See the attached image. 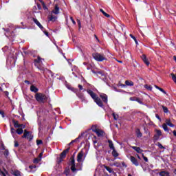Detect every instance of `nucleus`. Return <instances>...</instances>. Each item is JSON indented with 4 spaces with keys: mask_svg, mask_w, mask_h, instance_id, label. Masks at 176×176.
<instances>
[{
    "mask_svg": "<svg viewBox=\"0 0 176 176\" xmlns=\"http://www.w3.org/2000/svg\"><path fill=\"white\" fill-rule=\"evenodd\" d=\"M69 165L72 166L70 168L72 173L82 170V164H80V163H78L76 165H75V153L70 157Z\"/></svg>",
    "mask_w": 176,
    "mask_h": 176,
    "instance_id": "nucleus-1",
    "label": "nucleus"
},
{
    "mask_svg": "<svg viewBox=\"0 0 176 176\" xmlns=\"http://www.w3.org/2000/svg\"><path fill=\"white\" fill-rule=\"evenodd\" d=\"M87 93L91 96V98L94 100L96 104L98 105L100 108H104V103L101 100V98L98 97L97 94L94 93V91H91V89H87Z\"/></svg>",
    "mask_w": 176,
    "mask_h": 176,
    "instance_id": "nucleus-2",
    "label": "nucleus"
},
{
    "mask_svg": "<svg viewBox=\"0 0 176 176\" xmlns=\"http://www.w3.org/2000/svg\"><path fill=\"white\" fill-rule=\"evenodd\" d=\"M34 98L36 101H37L38 102H41L42 104H45V102H47L48 100L46 94L43 93H36Z\"/></svg>",
    "mask_w": 176,
    "mask_h": 176,
    "instance_id": "nucleus-3",
    "label": "nucleus"
},
{
    "mask_svg": "<svg viewBox=\"0 0 176 176\" xmlns=\"http://www.w3.org/2000/svg\"><path fill=\"white\" fill-rule=\"evenodd\" d=\"M92 57L96 61H99V63L104 61V60H107V58H105V56L104 54H101L98 52H95V53L92 54Z\"/></svg>",
    "mask_w": 176,
    "mask_h": 176,
    "instance_id": "nucleus-4",
    "label": "nucleus"
},
{
    "mask_svg": "<svg viewBox=\"0 0 176 176\" xmlns=\"http://www.w3.org/2000/svg\"><path fill=\"white\" fill-rule=\"evenodd\" d=\"M22 138H27V140L30 142L32 141L34 136L32 135V133L31 131H28L27 129H25Z\"/></svg>",
    "mask_w": 176,
    "mask_h": 176,
    "instance_id": "nucleus-5",
    "label": "nucleus"
},
{
    "mask_svg": "<svg viewBox=\"0 0 176 176\" xmlns=\"http://www.w3.org/2000/svg\"><path fill=\"white\" fill-rule=\"evenodd\" d=\"M71 149L70 147H68L67 149L64 150L60 155L59 160H58V164H60V163H61V162H63V159H65V157H67V153H68V152H69V150Z\"/></svg>",
    "mask_w": 176,
    "mask_h": 176,
    "instance_id": "nucleus-6",
    "label": "nucleus"
},
{
    "mask_svg": "<svg viewBox=\"0 0 176 176\" xmlns=\"http://www.w3.org/2000/svg\"><path fill=\"white\" fill-rule=\"evenodd\" d=\"M155 131L156 134L154 135L153 140H154V141H159V139L160 138V137L162 135V130L155 129Z\"/></svg>",
    "mask_w": 176,
    "mask_h": 176,
    "instance_id": "nucleus-7",
    "label": "nucleus"
},
{
    "mask_svg": "<svg viewBox=\"0 0 176 176\" xmlns=\"http://www.w3.org/2000/svg\"><path fill=\"white\" fill-rule=\"evenodd\" d=\"M130 160H131V163L134 166H135L136 167H138V166H140V163L138 162V160H137V158H135V157L131 156L130 157Z\"/></svg>",
    "mask_w": 176,
    "mask_h": 176,
    "instance_id": "nucleus-8",
    "label": "nucleus"
},
{
    "mask_svg": "<svg viewBox=\"0 0 176 176\" xmlns=\"http://www.w3.org/2000/svg\"><path fill=\"white\" fill-rule=\"evenodd\" d=\"M77 97H78L80 98V100H81L82 102H86V98L85 97V94H83V93L80 92V91H79L77 94H76Z\"/></svg>",
    "mask_w": 176,
    "mask_h": 176,
    "instance_id": "nucleus-9",
    "label": "nucleus"
},
{
    "mask_svg": "<svg viewBox=\"0 0 176 176\" xmlns=\"http://www.w3.org/2000/svg\"><path fill=\"white\" fill-rule=\"evenodd\" d=\"M32 20H33L34 23H35V24L37 25V27L39 28L40 30H41V31H43V30H45V28H43L42 24H41L39 21H38V19H36V18H32Z\"/></svg>",
    "mask_w": 176,
    "mask_h": 176,
    "instance_id": "nucleus-10",
    "label": "nucleus"
},
{
    "mask_svg": "<svg viewBox=\"0 0 176 176\" xmlns=\"http://www.w3.org/2000/svg\"><path fill=\"white\" fill-rule=\"evenodd\" d=\"M100 98L102 99V102L105 104H108V96L105 94H101L100 95Z\"/></svg>",
    "mask_w": 176,
    "mask_h": 176,
    "instance_id": "nucleus-11",
    "label": "nucleus"
},
{
    "mask_svg": "<svg viewBox=\"0 0 176 176\" xmlns=\"http://www.w3.org/2000/svg\"><path fill=\"white\" fill-rule=\"evenodd\" d=\"M82 159H83V151H81L78 153V155H77V162L78 163H80V162H82Z\"/></svg>",
    "mask_w": 176,
    "mask_h": 176,
    "instance_id": "nucleus-12",
    "label": "nucleus"
},
{
    "mask_svg": "<svg viewBox=\"0 0 176 176\" xmlns=\"http://www.w3.org/2000/svg\"><path fill=\"white\" fill-rule=\"evenodd\" d=\"M52 13H54V14H58V13H60V8L57 4L55 5Z\"/></svg>",
    "mask_w": 176,
    "mask_h": 176,
    "instance_id": "nucleus-13",
    "label": "nucleus"
},
{
    "mask_svg": "<svg viewBox=\"0 0 176 176\" xmlns=\"http://www.w3.org/2000/svg\"><path fill=\"white\" fill-rule=\"evenodd\" d=\"M3 30H4V31H6L7 32V34H6V36H8L11 35V36H14V35H13V34H14V31L10 32V29L8 28V29H5L3 28Z\"/></svg>",
    "mask_w": 176,
    "mask_h": 176,
    "instance_id": "nucleus-14",
    "label": "nucleus"
},
{
    "mask_svg": "<svg viewBox=\"0 0 176 176\" xmlns=\"http://www.w3.org/2000/svg\"><path fill=\"white\" fill-rule=\"evenodd\" d=\"M11 174L14 176H21V172L20 170L16 169L14 170L11 171Z\"/></svg>",
    "mask_w": 176,
    "mask_h": 176,
    "instance_id": "nucleus-15",
    "label": "nucleus"
},
{
    "mask_svg": "<svg viewBox=\"0 0 176 176\" xmlns=\"http://www.w3.org/2000/svg\"><path fill=\"white\" fill-rule=\"evenodd\" d=\"M30 91H32V93H38L39 91V89L38 87H35V85H31L30 86Z\"/></svg>",
    "mask_w": 176,
    "mask_h": 176,
    "instance_id": "nucleus-16",
    "label": "nucleus"
},
{
    "mask_svg": "<svg viewBox=\"0 0 176 176\" xmlns=\"http://www.w3.org/2000/svg\"><path fill=\"white\" fill-rule=\"evenodd\" d=\"M132 149H133L134 151H135V152H137V153H142V152H144V151H142V149H141V148L138 147V146H131Z\"/></svg>",
    "mask_w": 176,
    "mask_h": 176,
    "instance_id": "nucleus-17",
    "label": "nucleus"
},
{
    "mask_svg": "<svg viewBox=\"0 0 176 176\" xmlns=\"http://www.w3.org/2000/svg\"><path fill=\"white\" fill-rule=\"evenodd\" d=\"M96 133L97 134L98 137H104V135H105V132H104V131L102 130H98Z\"/></svg>",
    "mask_w": 176,
    "mask_h": 176,
    "instance_id": "nucleus-18",
    "label": "nucleus"
},
{
    "mask_svg": "<svg viewBox=\"0 0 176 176\" xmlns=\"http://www.w3.org/2000/svg\"><path fill=\"white\" fill-rule=\"evenodd\" d=\"M166 126H169V127H175V125L174 124L171 123V120L170 119H166Z\"/></svg>",
    "mask_w": 176,
    "mask_h": 176,
    "instance_id": "nucleus-19",
    "label": "nucleus"
},
{
    "mask_svg": "<svg viewBox=\"0 0 176 176\" xmlns=\"http://www.w3.org/2000/svg\"><path fill=\"white\" fill-rule=\"evenodd\" d=\"M67 89H69V90H72V91H73L76 94H78V92L79 91V90L78 89L74 88L71 86L67 87Z\"/></svg>",
    "mask_w": 176,
    "mask_h": 176,
    "instance_id": "nucleus-20",
    "label": "nucleus"
},
{
    "mask_svg": "<svg viewBox=\"0 0 176 176\" xmlns=\"http://www.w3.org/2000/svg\"><path fill=\"white\" fill-rule=\"evenodd\" d=\"M135 133L138 138H141V137H142V133H141L140 129H137Z\"/></svg>",
    "mask_w": 176,
    "mask_h": 176,
    "instance_id": "nucleus-21",
    "label": "nucleus"
},
{
    "mask_svg": "<svg viewBox=\"0 0 176 176\" xmlns=\"http://www.w3.org/2000/svg\"><path fill=\"white\" fill-rule=\"evenodd\" d=\"M100 12H101V13H102V14L104 15V16L107 17V19H109V17H111V15H109V14L105 12V11H104L103 9L100 8Z\"/></svg>",
    "mask_w": 176,
    "mask_h": 176,
    "instance_id": "nucleus-22",
    "label": "nucleus"
},
{
    "mask_svg": "<svg viewBox=\"0 0 176 176\" xmlns=\"http://www.w3.org/2000/svg\"><path fill=\"white\" fill-rule=\"evenodd\" d=\"M112 151V156H113V157H118V156H119V153H118V151H116V149L113 148Z\"/></svg>",
    "mask_w": 176,
    "mask_h": 176,
    "instance_id": "nucleus-23",
    "label": "nucleus"
},
{
    "mask_svg": "<svg viewBox=\"0 0 176 176\" xmlns=\"http://www.w3.org/2000/svg\"><path fill=\"white\" fill-rule=\"evenodd\" d=\"M12 123H13L14 127H15V129H19V121H17V120L13 119V120H12Z\"/></svg>",
    "mask_w": 176,
    "mask_h": 176,
    "instance_id": "nucleus-24",
    "label": "nucleus"
},
{
    "mask_svg": "<svg viewBox=\"0 0 176 176\" xmlns=\"http://www.w3.org/2000/svg\"><path fill=\"white\" fill-rule=\"evenodd\" d=\"M159 174L160 176H170V173L167 171H161Z\"/></svg>",
    "mask_w": 176,
    "mask_h": 176,
    "instance_id": "nucleus-25",
    "label": "nucleus"
},
{
    "mask_svg": "<svg viewBox=\"0 0 176 176\" xmlns=\"http://www.w3.org/2000/svg\"><path fill=\"white\" fill-rule=\"evenodd\" d=\"M16 133L19 134V135H21L23 133H24V130H23V128H18L16 131Z\"/></svg>",
    "mask_w": 176,
    "mask_h": 176,
    "instance_id": "nucleus-26",
    "label": "nucleus"
},
{
    "mask_svg": "<svg viewBox=\"0 0 176 176\" xmlns=\"http://www.w3.org/2000/svg\"><path fill=\"white\" fill-rule=\"evenodd\" d=\"M108 142H109V146L110 149H115V146H113V142H112V140H109Z\"/></svg>",
    "mask_w": 176,
    "mask_h": 176,
    "instance_id": "nucleus-27",
    "label": "nucleus"
},
{
    "mask_svg": "<svg viewBox=\"0 0 176 176\" xmlns=\"http://www.w3.org/2000/svg\"><path fill=\"white\" fill-rule=\"evenodd\" d=\"M104 168L109 173V174H112V173H113V170L109 166H104Z\"/></svg>",
    "mask_w": 176,
    "mask_h": 176,
    "instance_id": "nucleus-28",
    "label": "nucleus"
},
{
    "mask_svg": "<svg viewBox=\"0 0 176 176\" xmlns=\"http://www.w3.org/2000/svg\"><path fill=\"white\" fill-rule=\"evenodd\" d=\"M41 61H42V58H41V56H38L36 59H34V63L36 64H41Z\"/></svg>",
    "mask_w": 176,
    "mask_h": 176,
    "instance_id": "nucleus-29",
    "label": "nucleus"
},
{
    "mask_svg": "<svg viewBox=\"0 0 176 176\" xmlns=\"http://www.w3.org/2000/svg\"><path fill=\"white\" fill-rule=\"evenodd\" d=\"M125 85L126 86H134V82L133 81L126 80L125 81Z\"/></svg>",
    "mask_w": 176,
    "mask_h": 176,
    "instance_id": "nucleus-30",
    "label": "nucleus"
},
{
    "mask_svg": "<svg viewBox=\"0 0 176 176\" xmlns=\"http://www.w3.org/2000/svg\"><path fill=\"white\" fill-rule=\"evenodd\" d=\"M57 20V16H54L53 15H51L50 17L49 18V21H56Z\"/></svg>",
    "mask_w": 176,
    "mask_h": 176,
    "instance_id": "nucleus-31",
    "label": "nucleus"
},
{
    "mask_svg": "<svg viewBox=\"0 0 176 176\" xmlns=\"http://www.w3.org/2000/svg\"><path fill=\"white\" fill-rule=\"evenodd\" d=\"M100 129L97 128L96 125H92L91 130L94 133H96L97 131H98Z\"/></svg>",
    "mask_w": 176,
    "mask_h": 176,
    "instance_id": "nucleus-32",
    "label": "nucleus"
},
{
    "mask_svg": "<svg viewBox=\"0 0 176 176\" xmlns=\"http://www.w3.org/2000/svg\"><path fill=\"white\" fill-rule=\"evenodd\" d=\"M156 145H157V147L160 148V149H165L166 148L164 146H163V145L160 142H157L156 144Z\"/></svg>",
    "mask_w": 176,
    "mask_h": 176,
    "instance_id": "nucleus-33",
    "label": "nucleus"
},
{
    "mask_svg": "<svg viewBox=\"0 0 176 176\" xmlns=\"http://www.w3.org/2000/svg\"><path fill=\"white\" fill-rule=\"evenodd\" d=\"M144 87L145 89H146V90H148L149 91H152V86L148 85H145Z\"/></svg>",
    "mask_w": 176,
    "mask_h": 176,
    "instance_id": "nucleus-34",
    "label": "nucleus"
},
{
    "mask_svg": "<svg viewBox=\"0 0 176 176\" xmlns=\"http://www.w3.org/2000/svg\"><path fill=\"white\" fill-rule=\"evenodd\" d=\"M162 128L164 129V131H168V127L167 126V124L164 123L162 124Z\"/></svg>",
    "mask_w": 176,
    "mask_h": 176,
    "instance_id": "nucleus-35",
    "label": "nucleus"
},
{
    "mask_svg": "<svg viewBox=\"0 0 176 176\" xmlns=\"http://www.w3.org/2000/svg\"><path fill=\"white\" fill-rule=\"evenodd\" d=\"M131 38H132V39H133V41H135V43H136V45H138V41H137V38H135V36H134L133 34H130Z\"/></svg>",
    "mask_w": 176,
    "mask_h": 176,
    "instance_id": "nucleus-36",
    "label": "nucleus"
},
{
    "mask_svg": "<svg viewBox=\"0 0 176 176\" xmlns=\"http://www.w3.org/2000/svg\"><path fill=\"white\" fill-rule=\"evenodd\" d=\"M162 109L164 113H168V108H167V107L162 106Z\"/></svg>",
    "mask_w": 176,
    "mask_h": 176,
    "instance_id": "nucleus-37",
    "label": "nucleus"
},
{
    "mask_svg": "<svg viewBox=\"0 0 176 176\" xmlns=\"http://www.w3.org/2000/svg\"><path fill=\"white\" fill-rule=\"evenodd\" d=\"M69 173H71V170H69V168H66L64 171V174H65V175L68 176V175L69 174Z\"/></svg>",
    "mask_w": 176,
    "mask_h": 176,
    "instance_id": "nucleus-38",
    "label": "nucleus"
},
{
    "mask_svg": "<svg viewBox=\"0 0 176 176\" xmlns=\"http://www.w3.org/2000/svg\"><path fill=\"white\" fill-rule=\"evenodd\" d=\"M39 162H41V159H38V158H35L33 160V163H34V164H38V163H39Z\"/></svg>",
    "mask_w": 176,
    "mask_h": 176,
    "instance_id": "nucleus-39",
    "label": "nucleus"
},
{
    "mask_svg": "<svg viewBox=\"0 0 176 176\" xmlns=\"http://www.w3.org/2000/svg\"><path fill=\"white\" fill-rule=\"evenodd\" d=\"M171 76H172L173 80L175 82V83H176V75L174 74V73H172Z\"/></svg>",
    "mask_w": 176,
    "mask_h": 176,
    "instance_id": "nucleus-40",
    "label": "nucleus"
},
{
    "mask_svg": "<svg viewBox=\"0 0 176 176\" xmlns=\"http://www.w3.org/2000/svg\"><path fill=\"white\" fill-rule=\"evenodd\" d=\"M4 156H5V157H8V156H9V150H8V149L5 150Z\"/></svg>",
    "mask_w": 176,
    "mask_h": 176,
    "instance_id": "nucleus-41",
    "label": "nucleus"
},
{
    "mask_svg": "<svg viewBox=\"0 0 176 176\" xmlns=\"http://www.w3.org/2000/svg\"><path fill=\"white\" fill-rule=\"evenodd\" d=\"M144 131L145 134H148V135H151V133H149V130H148V129L144 127Z\"/></svg>",
    "mask_w": 176,
    "mask_h": 176,
    "instance_id": "nucleus-42",
    "label": "nucleus"
},
{
    "mask_svg": "<svg viewBox=\"0 0 176 176\" xmlns=\"http://www.w3.org/2000/svg\"><path fill=\"white\" fill-rule=\"evenodd\" d=\"M79 138H80V137L79 136L78 138H76L74 140H72L69 145H72V144H74V142H76L78 141V140H79Z\"/></svg>",
    "mask_w": 176,
    "mask_h": 176,
    "instance_id": "nucleus-43",
    "label": "nucleus"
},
{
    "mask_svg": "<svg viewBox=\"0 0 176 176\" xmlns=\"http://www.w3.org/2000/svg\"><path fill=\"white\" fill-rule=\"evenodd\" d=\"M143 62L144 63V64H146V65H147V67L149 65V60H148V58L145 59L144 60H143Z\"/></svg>",
    "mask_w": 176,
    "mask_h": 176,
    "instance_id": "nucleus-44",
    "label": "nucleus"
},
{
    "mask_svg": "<svg viewBox=\"0 0 176 176\" xmlns=\"http://www.w3.org/2000/svg\"><path fill=\"white\" fill-rule=\"evenodd\" d=\"M41 144H43V142L41 140H36V144L37 145H41Z\"/></svg>",
    "mask_w": 176,
    "mask_h": 176,
    "instance_id": "nucleus-45",
    "label": "nucleus"
},
{
    "mask_svg": "<svg viewBox=\"0 0 176 176\" xmlns=\"http://www.w3.org/2000/svg\"><path fill=\"white\" fill-rule=\"evenodd\" d=\"M141 58H142V61H144L145 60H146V55H145V54H142V56H141Z\"/></svg>",
    "mask_w": 176,
    "mask_h": 176,
    "instance_id": "nucleus-46",
    "label": "nucleus"
},
{
    "mask_svg": "<svg viewBox=\"0 0 176 176\" xmlns=\"http://www.w3.org/2000/svg\"><path fill=\"white\" fill-rule=\"evenodd\" d=\"M19 126H18V129H25V125L23 124H19Z\"/></svg>",
    "mask_w": 176,
    "mask_h": 176,
    "instance_id": "nucleus-47",
    "label": "nucleus"
},
{
    "mask_svg": "<svg viewBox=\"0 0 176 176\" xmlns=\"http://www.w3.org/2000/svg\"><path fill=\"white\" fill-rule=\"evenodd\" d=\"M142 156L144 160V162H146L147 163L148 162V157H145V155H144V153L142 154Z\"/></svg>",
    "mask_w": 176,
    "mask_h": 176,
    "instance_id": "nucleus-48",
    "label": "nucleus"
},
{
    "mask_svg": "<svg viewBox=\"0 0 176 176\" xmlns=\"http://www.w3.org/2000/svg\"><path fill=\"white\" fill-rule=\"evenodd\" d=\"M41 3H42V5H43V8L45 10H46V9H47V7L46 6V4L45 3V2L43 1Z\"/></svg>",
    "mask_w": 176,
    "mask_h": 176,
    "instance_id": "nucleus-49",
    "label": "nucleus"
},
{
    "mask_svg": "<svg viewBox=\"0 0 176 176\" xmlns=\"http://www.w3.org/2000/svg\"><path fill=\"white\" fill-rule=\"evenodd\" d=\"M29 168L33 170V168H36V165H30L29 166Z\"/></svg>",
    "mask_w": 176,
    "mask_h": 176,
    "instance_id": "nucleus-50",
    "label": "nucleus"
},
{
    "mask_svg": "<svg viewBox=\"0 0 176 176\" xmlns=\"http://www.w3.org/2000/svg\"><path fill=\"white\" fill-rule=\"evenodd\" d=\"M10 131H11V134H14L16 130L14 129V128L11 127L10 129Z\"/></svg>",
    "mask_w": 176,
    "mask_h": 176,
    "instance_id": "nucleus-51",
    "label": "nucleus"
},
{
    "mask_svg": "<svg viewBox=\"0 0 176 176\" xmlns=\"http://www.w3.org/2000/svg\"><path fill=\"white\" fill-rule=\"evenodd\" d=\"M159 90L160 91H162V93H163L164 94H167V92H166V91H164V89H163L162 88H160Z\"/></svg>",
    "mask_w": 176,
    "mask_h": 176,
    "instance_id": "nucleus-52",
    "label": "nucleus"
},
{
    "mask_svg": "<svg viewBox=\"0 0 176 176\" xmlns=\"http://www.w3.org/2000/svg\"><path fill=\"white\" fill-rule=\"evenodd\" d=\"M42 31L44 32V34H45V35H46V36H48V37H49V32H47L46 30H45V28H44V30H42Z\"/></svg>",
    "mask_w": 176,
    "mask_h": 176,
    "instance_id": "nucleus-53",
    "label": "nucleus"
},
{
    "mask_svg": "<svg viewBox=\"0 0 176 176\" xmlns=\"http://www.w3.org/2000/svg\"><path fill=\"white\" fill-rule=\"evenodd\" d=\"M0 115H1L2 118H5V112L3 111L0 110Z\"/></svg>",
    "mask_w": 176,
    "mask_h": 176,
    "instance_id": "nucleus-54",
    "label": "nucleus"
},
{
    "mask_svg": "<svg viewBox=\"0 0 176 176\" xmlns=\"http://www.w3.org/2000/svg\"><path fill=\"white\" fill-rule=\"evenodd\" d=\"M112 116H113L114 120H118V118H116V114H115V113H112Z\"/></svg>",
    "mask_w": 176,
    "mask_h": 176,
    "instance_id": "nucleus-55",
    "label": "nucleus"
},
{
    "mask_svg": "<svg viewBox=\"0 0 176 176\" xmlns=\"http://www.w3.org/2000/svg\"><path fill=\"white\" fill-rule=\"evenodd\" d=\"M78 89L80 91H82V90H83V86H82L81 85H78Z\"/></svg>",
    "mask_w": 176,
    "mask_h": 176,
    "instance_id": "nucleus-56",
    "label": "nucleus"
},
{
    "mask_svg": "<svg viewBox=\"0 0 176 176\" xmlns=\"http://www.w3.org/2000/svg\"><path fill=\"white\" fill-rule=\"evenodd\" d=\"M0 174H1V175L6 176V174H5V173L3 171H2L1 169H0Z\"/></svg>",
    "mask_w": 176,
    "mask_h": 176,
    "instance_id": "nucleus-57",
    "label": "nucleus"
},
{
    "mask_svg": "<svg viewBox=\"0 0 176 176\" xmlns=\"http://www.w3.org/2000/svg\"><path fill=\"white\" fill-rule=\"evenodd\" d=\"M17 146H19V142L15 141V142H14V147H15V148H17Z\"/></svg>",
    "mask_w": 176,
    "mask_h": 176,
    "instance_id": "nucleus-58",
    "label": "nucleus"
},
{
    "mask_svg": "<svg viewBox=\"0 0 176 176\" xmlns=\"http://www.w3.org/2000/svg\"><path fill=\"white\" fill-rule=\"evenodd\" d=\"M24 82L26 83L27 85H31V82H30V81L28 80H25L24 81Z\"/></svg>",
    "mask_w": 176,
    "mask_h": 176,
    "instance_id": "nucleus-59",
    "label": "nucleus"
},
{
    "mask_svg": "<svg viewBox=\"0 0 176 176\" xmlns=\"http://www.w3.org/2000/svg\"><path fill=\"white\" fill-rule=\"evenodd\" d=\"M70 20H72L73 24H76V22H75V20H74V18L70 17Z\"/></svg>",
    "mask_w": 176,
    "mask_h": 176,
    "instance_id": "nucleus-60",
    "label": "nucleus"
},
{
    "mask_svg": "<svg viewBox=\"0 0 176 176\" xmlns=\"http://www.w3.org/2000/svg\"><path fill=\"white\" fill-rule=\"evenodd\" d=\"M94 38L96 39V41H98V42H100V39H98L97 35L94 34Z\"/></svg>",
    "mask_w": 176,
    "mask_h": 176,
    "instance_id": "nucleus-61",
    "label": "nucleus"
},
{
    "mask_svg": "<svg viewBox=\"0 0 176 176\" xmlns=\"http://www.w3.org/2000/svg\"><path fill=\"white\" fill-rule=\"evenodd\" d=\"M155 118H157V119H158V120H161L160 116H159L157 114L155 115Z\"/></svg>",
    "mask_w": 176,
    "mask_h": 176,
    "instance_id": "nucleus-62",
    "label": "nucleus"
},
{
    "mask_svg": "<svg viewBox=\"0 0 176 176\" xmlns=\"http://www.w3.org/2000/svg\"><path fill=\"white\" fill-rule=\"evenodd\" d=\"M77 23H78L79 28H80V21L78 20Z\"/></svg>",
    "mask_w": 176,
    "mask_h": 176,
    "instance_id": "nucleus-63",
    "label": "nucleus"
},
{
    "mask_svg": "<svg viewBox=\"0 0 176 176\" xmlns=\"http://www.w3.org/2000/svg\"><path fill=\"white\" fill-rule=\"evenodd\" d=\"M173 135H174L175 137H176V131H175V130L173 131Z\"/></svg>",
    "mask_w": 176,
    "mask_h": 176,
    "instance_id": "nucleus-64",
    "label": "nucleus"
}]
</instances>
